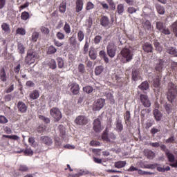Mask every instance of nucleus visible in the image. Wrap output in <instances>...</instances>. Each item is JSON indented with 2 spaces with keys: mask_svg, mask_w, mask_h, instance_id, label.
I'll return each instance as SVG.
<instances>
[{
  "mask_svg": "<svg viewBox=\"0 0 177 177\" xmlns=\"http://www.w3.org/2000/svg\"><path fill=\"white\" fill-rule=\"evenodd\" d=\"M133 51L128 48H124L120 51V60L123 64L129 63L133 59Z\"/></svg>",
  "mask_w": 177,
  "mask_h": 177,
  "instance_id": "f257e3e1",
  "label": "nucleus"
},
{
  "mask_svg": "<svg viewBox=\"0 0 177 177\" xmlns=\"http://www.w3.org/2000/svg\"><path fill=\"white\" fill-rule=\"evenodd\" d=\"M167 100L170 103H174L176 102L177 99V86L175 84L170 82L168 84L167 93Z\"/></svg>",
  "mask_w": 177,
  "mask_h": 177,
  "instance_id": "f03ea898",
  "label": "nucleus"
},
{
  "mask_svg": "<svg viewBox=\"0 0 177 177\" xmlns=\"http://www.w3.org/2000/svg\"><path fill=\"white\" fill-rule=\"evenodd\" d=\"M37 59H38V53L32 49L28 50L26 56L25 57L26 64L31 66V64L35 63Z\"/></svg>",
  "mask_w": 177,
  "mask_h": 177,
  "instance_id": "7ed1b4c3",
  "label": "nucleus"
},
{
  "mask_svg": "<svg viewBox=\"0 0 177 177\" xmlns=\"http://www.w3.org/2000/svg\"><path fill=\"white\" fill-rule=\"evenodd\" d=\"M156 30L161 32V34H164V35H169L171 34L169 28L161 21L156 22Z\"/></svg>",
  "mask_w": 177,
  "mask_h": 177,
  "instance_id": "20e7f679",
  "label": "nucleus"
},
{
  "mask_svg": "<svg viewBox=\"0 0 177 177\" xmlns=\"http://www.w3.org/2000/svg\"><path fill=\"white\" fill-rule=\"evenodd\" d=\"M107 55L113 59V57H115V53L117 52V46L114 44V43H109L106 46Z\"/></svg>",
  "mask_w": 177,
  "mask_h": 177,
  "instance_id": "39448f33",
  "label": "nucleus"
},
{
  "mask_svg": "<svg viewBox=\"0 0 177 177\" xmlns=\"http://www.w3.org/2000/svg\"><path fill=\"white\" fill-rule=\"evenodd\" d=\"M100 24L104 28H110L111 27V21L108 16L102 15L100 19Z\"/></svg>",
  "mask_w": 177,
  "mask_h": 177,
  "instance_id": "423d86ee",
  "label": "nucleus"
},
{
  "mask_svg": "<svg viewBox=\"0 0 177 177\" xmlns=\"http://www.w3.org/2000/svg\"><path fill=\"white\" fill-rule=\"evenodd\" d=\"M106 104V100L102 98L98 99L95 101L93 106V111H99V110H102L104 105Z\"/></svg>",
  "mask_w": 177,
  "mask_h": 177,
  "instance_id": "0eeeda50",
  "label": "nucleus"
},
{
  "mask_svg": "<svg viewBox=\"0 0 177 177\" xmlns=\"http://www.w3.org/2000/svg\"><path fill=\"white\" fill-rule=\"evenodd\" d=\"M50 113L56 122L60 121L62 119V112H60V110L57 108H52L50 111Z\"/></svg>",
  "mask_w": 177,
  "mask_h": 177,
  "instance_id": "6e6552de",
  "label": "nucleus"
},
{
  "mask_svg": "<svg viewBox=\"0 0 177 177\" xmlns=\"http://www.w3.org/2000/svg\"><path fill=\"white\" fill-rule=\"evenodd\" d=\"M88 122V118L85 115H78L75 120V124L77 125H80L84 127V125H86Z\"/></svg>",
  "mask_w": 177,
  "mask_h": 177,
  "instance_id": "1a4fd4ad",
  "label": "nucleus"
},
{
  "mask_svg": "<svg viewBox=\"0 0 177 177\" xmlns=\"http://www.w3.org/2000/svg\"><path fill=\"white\" fill-rule=\"evenodd\" d=\"M140 100L144 107H150L151 106V102L149 100L147 95L140 94Z\"/></svg>",
  "mask_w": 177,
  "mask_h": 177,
  "instance_id": "9d476101",
  "label": "nucleus"
},
{
  "mask_svg": "<svg viewBox=\"0 0 177 177\" xmlns=\"http://www.w3.org/2000/svg\"><path fill=\"white\" fill-rule=\"evenodd\" d=\"M93 125V129L95 132L99 133L102 131V122L100 121V119L97 118L94 120Z\"/></svg>",
  "mask_w": 177,
  "mask_h": 177,
  "instance_id": "9b49d317",
  "label": "nucleus"
},
{
  "mask_svg": "<svg viewBox=\"0 0 177 177\" xmlns=\"http://www.w3.org/2000/svg\"><path fill=\"white\" fill-rule=\"evenodd\" d=\"M166 64L167 62H165L164 59H158V63L156 64L155 70H156L159 73H161V71H162V68H165Z\"/></svg>",
  "mask_w": 177,
  "mask_h": 177,
  "instance_id": "f8f14e48",
  "label": "nucleus"
},
{
  "mask_svg": "<svg viewBox=\"0 0 177 177\" xmlns=\"http://www.w3.org/2000/svg\"><path fill=\"white\" fill-rule=\"evenodd\" d=\"M17 109L19 113H27L28 106L26 103L23 102V101H19L17 103Z\"/></svg>",
  "mask_w": 177,
  "mask_h": 177,
  "instance_id": "ddd939ff",
  "label": "nucleus"
},
{
  "mask_svg": "<svg viewBox=\"0 0 177 177\" xmlns=\"http://www.w3.org/2000/svg\"><path fill=\"white\" fill-rule=\"evenodd\" d=\"M41 140L46 146H52V145H53V140L49 136H41Z\"/></svg>",
  "mask_w": 177,
  "mask_h": 177,
  "instance_id": "4468645a",
  "label": "nucleus"
},
{
  "mask_svg": "<svg viewBox=\"0 0 177 177\" xmlns=\"http://www.w3.org/2000/svg\"><path fill=\"white\" fill-rule=\"evenodd\" d=\"M75 3V12L76 13H80L84 9V0H76Z\"/></svg>",
  "mask_w": 177,
  "mask_h": 177,
  "instance_id": "2eb2a0df",
  "label": "nucleus"
},
{
  "mask_svg": "<svg viewBox=\"0 0 177 177\" xmlns=\"http://www.w3.org/2000/svg\"><path fill=\"white\" fill-rule=\"evenodd\" d=\"M144 153H145V156L149 160H153V158H154V157H156V153L150 149H145Z\"/></svg>",
  "mask_w": 177,
  "mask_h": 177,
  "instance_id": "dca6fc26",
  "label": "nucleus"
},
{
  "mask_svg": "<svg viewBox=\"0 0 177 177\" xmlns=\"http://www.w3.org/2000/svg\"><path fill=\"white\" fill-rule=\"evenodd\" d=\"M142 49L147 53H151L153 52V46L151 44L145 43L142 45Z\"/></svg>",
  "mask_w": 177,
  "mask_h": 177,
  "instance_id": "f3484780",
  "label": "nucleus"
},
{
  "mask_svg": "<svg viewBox=\"0 0 177 177\" xmlns=\"http://www.w3.org/2000/svg\"><path fill=\"white\" fill-rule=\"evenodd\" d=\"M71 91L73 95H78L80 93V85L77 83L72 84Z\"/></svg>",
  "mask_w": 177,
  "mask_h": 177,
  "instance_id": "a211bd4d",
  "label": "nucleus"
},
{
  "mask_svg": "<svg viewBox=\"0 0 177 177\" xmlns=\"http://www.w3.org/2000/svg\"><path fill=\"white\" fill-rule=\"evenodd\" d=\"M116 129L118 132H122L124 131V125L122 124V120L118 118L116 119Z\"/></svg>",
  "mask_w": 177,
  "mask_h": 177,
  "instance_id": "6ab92c4d",
  "label": "nucleus"
},
{
  "mask_svg": "<svg viewBox=\"0 0 177 177\" xmlns=\"http://www.w3.org/2000/svg\"><path fill=\"white\" fill-rule=\"evenodd\" d=\"M153 115L156 121H161V118H162V113L158 109L153 110Z\"/></svg>",
  "mask_w": 177,
  "mask_h": 177,
  "instance_id": "aec40b11",
  "label": "nucleus"
},
{
  "mask_svg": "<svg viewBox=\"0 0 177 177\" xmlns=\"http://www.w3.org/2000/svg\"><path fill=\"white\" fill-rule=\"evenodd\" d=\"M140 73L139 71L135 69L132 71V80L135 82L138 81V80H140Z\"/></svg>",
  "mask_w": 177,
  "mask_h": 177,
  "instance_id": "412c9836",
  "label": "nucleus"
},
{
  "mask_svg": "<svg viewBox=\"0 0 177 177\" xmlns=\"http://www.w3.org/2000/svg\"><path fill=\"white\" fill-rule=\"evenodd\" d=\"M99 55H100V57L104 59V63H106V64H109V57H107V54L106 53V51L100 50L99 52Z\"/></svg>",
  "mask_w": 177,
  "mask_h": 177,
  "instance_id": "4be33fe9",
  "label": "nucleus"
},
{
  "mask_svg": "<svg viewBox=\"0 0 177 177\" xmlns=\"http://www.w3.org/2000/svg\"><path fill=\"white\" fill-rule=\"evenodd\" d=\"M0 80L3 82H6V81H8V77L6 76V72L5 71V68H2L0 70Z\"/></svg>",
  "mask_w": 177,
  "mask_h": 177,
  "instance_id": "5701e85b",
  "label": "nucleus"
},
{
  "mask_svg": "<svg viewBox=\"0 0 177 177\" xmlns=\"http://www.w3.org/2000/svg\"><path fill=\"white\" fill-rule=\"evenodd\" d=\"M88 55L91 60H96V58L97 57V53H96V50H95V48H90Z\"/></svg>",
  "mask_w": 177,
  "mask_h": 177,
  "instance_id": "b1692460",
  "label": "nucleus"
},
{
  "mask_svg": "<svg viewBox=\"0 0 177 177\" xmlns=\"http://www.w3.org/2000/svg\"><path fill=\"white\" fill-rule=\"evenodd\" d=\"M17 49H18L19 53H20V55H24V53L26 52V47L20 41L17 42Z\"/></svg>",
  "mask_w": 177,
  "mask_h": 177,
  "instance_id": "393cba45",
  "label": "nucleus"
},
{
  "mask_svg": "<svg viewBox=\"0 0 177 177\" xmlns=\"http://www.w3.org/2000/svg\"><path fill=\"white\" fill-rule=\"evenodd\" d=\"M19 153H24L25 156H33L34 151L31 149V147H27L25 150H21Z\"/></svg>",
  "mask_w": 177,
  "mask_h": 177,
  "instance_id": "a878e982",
  "label": "nucleus"
},
{
  "mask_svg": "<svg viewBox=\"0 0 177 177\" xmlns=\"http://www.w3.org/2000/svg\"><path fill=\"white\" fill-rule=\"evenodd\" d=\"M47 66L49 67V68H51V70H56L57 67L56 61L54 59H50L47 64Z\"/></svg>",
  "mask_w": 177,
  "mask_h": 177,
  "instance_id": "bb28decb",
  "label": "nucleus"
},
{
  "mask_svg": "<svg viewBox=\"0 0 177 177\" xmlns=\"http://www.w3.org/2000/svg\"><path fill=\"white\" fill-rule=\"evenodd\" d=\"M68 42L71 46H73V48H77V39L75 38V37H74V35L69 37Z\"/></svg>",
  "mask_w": 177,
  "mask_h": 177,
  "instance_id": "cd10ccee",
  "label": "nucleus"
},
{
  "mask_svg": "<svg viewBox=\"0 0 177 177\" xmlns=\"http://www.w3.org/2000/svg\"><path fill=\"white\" fill-rule=\"evenodd\" d=\"M156 9L159 15H164L165 13V8L159 3L156 4Z\"/></svg>",
  "mask_w": 177,
  "mask_h": 177,
  "instance_id": "c85d7f7f",
  "label": "nucleus"
},
{
  "mask_svg": "<svg viewBox=\"0 0 177 177\" xmlns=\"http://www.w3.org/2000/svg\"><path fill=\"white\" fill-rule=\"evenodd\" d=\"M157 171L158 172H165L166 171H171V167L169 166H167L166 167H161V165L158 164V166L156 167Z\"/></svg>",
  "mask_w": 177,
  "mask_h": 177,
  "instance_id": "c756f323",
  "label": "nucleus"
},
{
  "mask_svg": "<svg viewBox=\"0 0 177 177\" xmlns=\"http://www.w3.org/2000/svg\"><path fill=\"white\" fill-rule=\"evenodd\" d=\"M39 97V92L38 90H34L30 94V98L32 99V100H36V99H38Z\"/></svg>",
  "mask_w": 177,
  "mask_h": 177,
  "instance_id": "7c9ffc66",
  "label": "nucleus"
},
{
  "mask_svg": "<svg viewBox=\"0 0 177 177\" xmlns=\"http://www.w3.org/2000/svg\"><path fill=\"white\" fill-rule=\"evenodd\" d=\"M1 28L4 32L8 34L10 32V26L5 22L1 24Z\"/></svg>",
  "mask_w": 177,
  "mask_h": 177,
  "instance_id": "2f4dec72",
  "label": "nucleus"
},
{
  "mask_svg": "<svg viewBox=\"0 0 177 177\" xmlns=\"http://www.w3.org/2000/svg\"><path fill=\"white\" fill-rule=\"evenodd\" d=\"M139 89L141 91H147L149 89V82L147 81L143 82L140 86H138Z\"/></svg>",
  "mask_w": 177,
  "mask_h": 177,
  "instance_id": "473e14b6",
  "label": "nucleus"
},
{
  "mask_svg": "<svg viewBox=\"0 0 177 177\" xmlns=\"http://www.w3.org/2000/svg\"><path fill=\"white\" fill-rule=\"evenodd\" d=\"M167 53H169V55H173L175 57H177V50L174 47H169L167 48Z\"/></svg>",
  "mask_w": 177,
  "mask_h": 177,
  "instance_id": "72a5a7b5",
  "label": "nucleus"
},
{
  "mask_svg": "<svg viewBox=\"0 0 177 177\" xmlns=\"http://www.w3.org/2000/svg\"><path fill=\"white\" fill-rule=\"evenodd\" d=\"M127 165L126 161H118L115 162V168H124Z\"/></svg>",
  "mask_w": 177,
  "mask_h": 177,
  "instance_id": "f704fd0d",
  "label": "nucleus"
},
{
  "mask_svg": "<svg viewBox=\"0 0 177 177\" xmlns=\"http://www.w3.org/2000/svg\"><path fill=\"white\" fill-rule=\"evenodd\" d=\"M124 118L126 124L131 122V112L129 111H127L124 114Z\"/></svg>",
  "mask_w": 177,
  "mask_h": 177,
  "instance_id": "c9c22d12",
  "label": "nucleus"
},
{
  "mask_svg": "<svg viewBox=\"0 0 177 177\" xmlns=\"http://www.w3.org/2000/svg\"><path fill=\"white\" fill-rule=\"evenodd\" d=\"M57 52V49L54 46H50L47 50L48 55H55Z\"/></svg>",
  "mask_w": 177,
  "mask_h": 177,
  "instance_id": "e433bc0d",
  "label": "nucleus"
},
{
  "mask_svg": "<svg viewBox=\"0 0 177 177\" xmlns=\"http://www.w3.org/2000/svg\"><path fill=\"white\" fill-rule=\"evenodd\" d=\"M84 38H85V33H84V31L82 30H79L77 32V39L79 42H82Z\"/></svg>",
  "mask_w": 177,
  "mask_h": 177,
  "instance_id": "4c0bfd02",
  "label": "nucleus"
},
{
  "mask_svg": "<svg viewBox=\"0 0 177 177\" xmlns=\"http://www.w3.org/2000/svg\"><path fill=\"white\" fill-rule=\"evenodd\" d=\"M124 10H125V8L124 7V4L120 3V4L118 5L117 12L118 13V15H122V13H124Z\"/></svg>",
  "mask_w": 177,
  "mask_h": 177,
  "instance_id": "58836bf2",
  "label": "nucleus"
},
{
  "mask_svg": "<svg viewBox=\"0 0 177 177\" xmlns=\"http://www.w3.org/2000/svg\"><path fill=\"white\" fill-rule=\"evenodd\" d=\"M21 20H28L30 19V12L27 11L22 12L21 14Z\"/></svg>",
  "mask_w": 177,
  "mask_h": 177,
  "instance_id": "ea45409f",
  "label": "nucleus"
},
{
  "mask_svg": "<svg viewBox=\"0 0 177 177\" xmlns=\"http://www.w3.org/2000/svg\"><path fill=\"white\" fill-rule=\"evenodd\" d=\"M104 70V68L103 67V66H96L95 69V75H100L101 73H103Z\"/></svg>",
  "mask_w": 177,
  "mask_h": 177,
  "instance_id": "a19ab883",
  "label": "nucleus"
},
{
  "mask_svg": "<svg viewBox=\"0 0 177 177\" xmlns=\"http://www.w3.org/2000/svg\"><path fill=\"white\" fill-rule=\"evenodd\" d=\"M144 28L146 30H148V31L151 30V22L150 21L147 20L143 24H142Z\"/></svg>",
  "mask_w": 177,
  "mask_h": 177,
  "instance_id": "79ce46f5",
  "label": "nucleus"
},
{
  "mask_svg": "<svg viewBox=\"0 0 177 177\" xmlns=\"http://www.w3.org/2000/svg\"><path fill=\"white\" fill-rule=\"evenodd\" d=\"M3 138H6L7 139H12V140H20V137H19L17 135H12V136L3 135Z\"/></svg>",
  "mask_w": 177,
  "mask_h": 177,
  "instance_id": "37998d69",
  "label": "nucleus"
},
{
  "mask_svg": "<svg viewBox=\"0 0 177 177\" xmlns=\"http://www.w3.org/2000/svg\"><path fill=\"white\" fill-rule=\"evenodd\" d=\"M66 9H67V3L66 2H62L59 5V12L61 13H64L66 12Z\"/></svg>",
  "mask_w": 177,
  "mask_h": 177,
  "instance_id": "c03bdc74",
  "label": "nucleus"
},
{
  "mask_svg": "<svg viewBox=\"0 0 177 177\" xmlns=\"http://www.w3.org/2000/svg\"><path fill=\"white\" fill-rule=\"evenodd\" d=\"M64 31H65L66 34L68 35L71 32V26L68 23L66 22L64 26Z\"/></svg>",
  "mask_w": 177,
  "mask_h": 177,
  "instance_id": "a18cd8bd",
  "label": "nucleus"
},
{
  "mask_svg": "<svg viewBox=\"0 0 177 177\" xmlns=\"http://www.w3.org/2000/svg\"><path fill=\"white\" fill-rule=\"evenodd\" d=\"M160 77H156V79H153V88H160Z\"/></svg>",
  "mask_w": 177,
  "mask_h": 177,
  "instance_id": "49530a36",
  "label": "nucleus"
},
{
  "mask_svg": "<svg viewBox=\"0 0 177 177\" xmlns=\"http://www.w3.org/2000/svg\"><path fill=\"white\" fill-rule=\"evenodd\" d=\"M139 10V8H136L135 7H129L127 8V12L128 13H129L130 15H133V13H136V12H138Z\"/></svg>",
  "mask_w": 177,
  "mask_h": 177,
  "instance_id": "de8ad7c7",
  "label": "nucleus"
},
{
  "mask_svg": "<svg viewBox=\"0 0 177 177\" xmlns=\"http://www.w3.org/2000/svg\"><path fill=\"white\" fill-rule=\"evenodd\" d=\"M84 92H86V93H92L93 92V87L91 86H86L83 88Z\"/></svg>",
  "mask_w": 177,
  "mask_h": 177,
  "instance_id": "09e8293b",
  "label": "nucleus"
},
{
  "mask_svg": "<svg viewBox=\"0 0 177 177\" xmlns=\"http://www.w3.org/2000/svg\"><path fill=\"white\" fill-rule=\"evenodd\" d=\"M16 34L19 35H26V29H24V28H18L16 30Z\"/></svg>",
  "mask_w": 177,
  "mask_h": 177,
  "instance_id": "8fccbe9b",
  "label": "nucleus"
},
{
  "mask_svg": "<svg viewBox=\"0 0 177 177\" xmlns=\"http://www.w3.org/2000/svg\"><path fill=\"white\" fill-rule=\"evenodd\" d=\"M77 70L80 74H84V73H85V65H84V64H80Z\"/></svg>",
  "mask_w": 177,
  "mask_h": 177,
  "instance_id": "3c124183",
  "label": "nucleus"
},
{
  "mask_svg": "<svg viewBox=\"0 0 177 177\" xmlns=\"http://www.w3.org/2000/svg\"><path fill=\"white\" fill-rule=\"evenodd\" d=\"M106 2L109 3L110 6L111 10H115V3L113 0H106Z\"/></svg>",
  "mask_w": 177,
  "mask_h": 177,
  "instance_id": "603ef678",
  "label": "nucleus"
},
{
  "mask_svg": "<svg viewBox=\"0 0 177 177\" xmlns=\"http://www.w3.org/2000/svg\"><path fill=\"white\" fill-rule=\"evenodd\" d=\"M57 60L59 68H63V67H64V61L62 57H58Z\"/></svg>",
  "mask_w": 177,
  "mask_h": 177,
  "instance_id": "864d4df0",
  "label": "nucleus"
},
{
  "mask_svg": "<svg viewBox=\"0 0 177 177\" xmlns=\"http://www.w3.org/2000/svg\"><path fill=\"white\" fill-rule=\"evenodd\" d=\"M39 37V33L37 32H34L32 35V40L33 42H37L38 38Z\"/></svg>",
  "mask_w": 177,
  "mask_h": 177,
  "instance_id": "5fc2aeb1",
  "label": "nucleus"
},
{
  "mask_svg": "<svg viewBox=\"0 0 177 177\" xmlns=\"http://www.w3.org/2000/svg\"><path fill=\"white\" fill-rule=\"evenodd\" d=\"M100 41H102V36L97 35L94 37L93 42L95 45H99V44H100Z\"/></svg>",
  "mask_w": 177,
  "mask_h": 177,
  "instance_id": "6e6d98bb",
  "label": "nucleus"
},
{
  "mask_svg": "<svg viewBox=\"0 0 177 177\" xmlns=\"http://www.w3.org/2000/svg\"><path fill=\"white\" fill-rule=\"evenodd\" d=\"M102 140H104L105 142H110V138H109V134H107V132L104 131L102 136Z\"/></svg>",
  "mask_w": 177,
  "mask_h": 177,
  "instance_id": "4d7b16f0",
  "label": "nucleus"
},
{
  "mask_svg": "<svg viewBox=\"0 0 177 177\" xmlns=\"http://www.w3.org/2000/svg\"><path fill=\"white\" fill-rule=\"evenodd\" d=\"M45 129H46V127L44 125H39L37 127V131L38 133H44V132H45Z\"/></svg>",
  "mask_w": 177,
  "mask_h": 177,
  "instance_id": "13d9d810",
  "label": "nucleus"
},
{
  "mask_svg": "<svg viewBox=\"0 0 177 177\" xmlns=\"http://www.w3.org/2000/svg\"><path fill=\"white\" fill-rule=\"evenodd\" d=\"M93 8H95V5L92 2L88 1L86 6V10H91L93 9Z\"/></svg>",
  "mask_w": 177,
  "mask_h": 177,
  "instance_id": "bf43d9fd",
  "label": "nucleus"
},
{
  "mask_svg": "<svg viewBox=\"0 0 177 177\" xmlns=\"http://www.w3.org/2000/svg\"><path fill=\"white\" fill-rule=\"evenodd\" d=\"M19 171L21 172H27V171H28V167L26 165H21L19 166Z\"/></svg>",
  "mask_w": 177,
  "mask_h": 177,
  "instance_id": "052dcab7",
  "label": "nucleus"
},
{
  "mask_svg": "<svg viewBox=\"0 0 177 177\" xmlns=\"http://www.w3.org/2000/svg\"><path fill=\"white\" fill-rule=\"evenodd\" d=\"M165 109L167 113L168 114H169V113H171V111L172 110V105H171L169 104H165Z\"/></svg>",
  "mask_w": 177,
  "mask_h": 177,
  "instance_id": "680f3d73",
  "label": "nucleus"
},
{
  "mask_svg": "<svg viewBox=\"0 0 177 177\" xmlns=\"http://www.w3.org/2000/svg\"><path fill=\"white\" fill-rule=\"evenodd\" d=\"M56 37L58 39L62 40V39H64V38L66 37V35H64V34L61 32H58L56 34Z\"/></svg>",
  "mask_w": 177,
  "mask_h": 177,
  "instance_id": "e2e57ef3",
  "label": "nucleus"
},
{
  "mask_svg": "<svg viewBox=\"0 0 177 177\" xmlns=\"http://www.w3.org/2000/svg\"><path fill=\"white\" fill-rule=\"evenodd\" d=\"M171 30L174 32V34L177 33V21H175L171 25Z\"/></svg>",
  "mask_w": 177,
  "mask_h": 177,
  "instance_id": "0e129e2a",
  "label": "nucleus"
},
{
  "mask_svg": "<svg viewBox=\"0 0 177 177\" xmlns=\"http://www.w3.org/2000/svg\"><path fill=\"white\" fill-rule=\"evenodd\" d=\"M41 32L43 33V34H46V35H48L49 34V32H50V31L49 30V28L45 27V26H42L41 28Z\"/></svg>",
  "mask_w": 177,
  "mask_h": 177,
  "instance_id": "69168bd1",
  "label": "nucleus"
},
{
  "mask_svg": "<svg viewBox=\"0 0 177 177\" xmlns=\"http://www.w3.org/2000/svg\"><path fill=\"white\" fill-rule=\"evenodd\" d=\"M13 99V96L12 94H7L4 96V100L5 102H10Z\"/></svg>",
  "mask_w": 177,
  "mask_h": 177,
  "instance_id": "338daca9",
  "label": "nucleus"
},
{
  "mask_svg": "<svg viewBox=\"0 0 177 177\" xmlns=\"http://www.w3.org/2000/svg\"><path fill=\"white\" fill-rule=\"evenodd\" d=\"M8 118L3 115H0V124H7Z\"/></svg>",
  "mask_w": 177,
  "mask_h": 177,
  "instance_id": "774afa93",
  "label": "nucleus"
}]
</instances>
